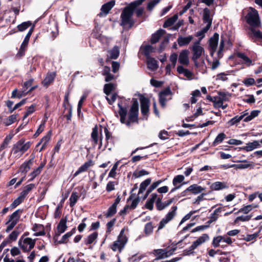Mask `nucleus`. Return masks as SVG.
Returning a JSON list of instances; mask_svg holds the SVG:
<instances>
[{"label": "nucleus", "mask_w": 262, "mask_h": 262, "mask_svg": "<svg viewBox=\"0 0 262 262\" xmlns=\"http://www.w3.org/2000/svg\"><path fill=\"white\" fill-rule=\"evenodd\" d=\"M133 12L134 8L130 6L125 7L122 11L120 25L124 29L128 30L134 25V21L132 18Z\"/></svg>", "instance_id": "f257e3e1"}, {"label": "nucleus", "mask_w": 262, "mask_h": 262, "mask_svg": "<svg viewBox=\"0 0 262 262\" xmlns=\"http://www.w3.org/2000/svg\"><path fill=\"white\" fill-rule=\"evenodd\" d=\"M138 102L137 100L134 99L133 103L129 110L128 120L126 121V120L125 121V124L127 126H129L131 123L137 122L138 120Z\"/></svg>", "instance_id": "f03ea898"}, {"label": "nucleus", "mask_w": 262, "mask_h": 262, "mask_svg": "<svg viewBox=\"0 0 262 262\" xmlns=\"http://www.w3.org/2000/svg\"><path fill=\"white\" fill-rule=\"evenodd\" d=\"M30 146L29 142L25 143L24 141L20 140L14 145L12 152L15 157L19 158L30 148Z\"/></svg>", "instance_id": "7ed1b4c3"}, {"label": "nucleus", "mask_w": 262, "mask_h": 262, "mask_svg": "<svg viewBox=\"0 0 262 262\" xmlns=\"http://www.w3.org/2000/svg\"><path fill=\"white\" fill-rule=\"evenodd\" d=\"M247 22L250 27H259L260 21L257 10L253 8H250L247 15Z\"/></svg>", "instance_id": "20e7f679"}, {"label": "nucleus", "mask_w": 262, "mask_h": 262, "mask_svg": "<svg viewBox=\"0 0 262 262\" xmlns=\"http://www.w3.org/2000/svg\"><path fill=\"white\" fill-rule=\"evenodd\" d=\"M22 213L23 210L19 209L9 216L8 220L6 223V224L7 225V228L6 229V232L7 233L9 232L17 224Z\"/></svg>", "instance_id": "39448f33"}, {"label": "nucleus", "mask_w": 262, "mask_h": 262, "mask_svg": "<svg viewBox=\"0 0 262 262\" xmlns=\"http://www.w3.org/2000/svg\"><path fill=\"white\" fill-rule=\"evenodd\" d=\"M125 229H121L119 235L118 236L117 240L115 241L111 246V249L114 251H121L124 248L125 245L127 242V238L124 234Z\"/></svg>", "instance_id": "423d86ee"}, {"label": "nucleus", "mask_w": 262, "mask_h": 262, "mask_svg": "<svg viewBox=\"0 0 262 262\" xmlns=\"http://www.w3.org/2000/svg\"><path fill=\"white\" fill-rule=\"evenodd\" d=\"M36 239H32L30 237L23 239L22 237L19 239L18 245L24 252L30 251L35 246Z\"/></svg>", "instance_id": "0eeeda50"}, {"label": "nucleus", "mask_w": 262, "mask_h": 262, "mask_svg": "<svg viewBox=\"0 0 262 262\" xmlns=\"http://www.w3.org/2000/svg\"><path fill=\"white\" fill-rule=\"evenodd\" d=\"M177 210V206H173L171 207L169 212H168L165 216L162 219L159 224L158 230L162 229L165 225L171 221L176 215V211Z\"/></svg>", "instance_id": "6e6552de"}, {"label": "nucleus", "mask_w": 262, "mask_h": 262, "mask_svg": "<svg viewBox=\"0 0 262 262\" xmlns=\"http://www.w3.org/2000/svg\"><path fill=\"white\" fill-rule=\"evenodd\" d=\"M192 60L199 59L204 52V48L200 46V40L195 41L191 47Z\"/></svg>", "instance_id": "1a4fd4ad"}, {"label": "nucleus", "mask_w": 262, "mask_h": 262, "mask_svg": "<svg viewBox=\"0 0 262 262\" xmlns=\"http://www.w3.org/2000/svg\"><path fill=\"white\" fill-rule=\"evenodd\" d=\"M175 249H172L170 250L167 249H155L153 251L154 254L157 257L155 260L164 259L171 256L174 252Z\"/></svg>", "instance_id": "9d476101"}, {"label": "nucleus", "mask_w": 262, "mask_h": 262, "mask_svg": "<svg viewBox=\"0 0 262 262\" xmlns=\"http://www.w3.org/2000/svg\"><path fill=\"white\" fill-rule=\"evenodd\" d=\"M171 92L170 89L168 88L159 93V102L162 107H164L166 102L171 99L170 95Z\"/></svg>", "instance_id": "9b49d317"}, {"label": "nucleus", "mask_w": 262, "mask_h": 262, "mask_svg": "<svg viewBox=\"0 0 262 262\" xmlns=\"http://www.w3.org/2000/svg\"><path fill=\"white\" fill-rule=\"evenodd\" d=\"M219 40V34L217 33H215L213 36L209 40V49L211 56H213L214 52L216 50Z\"/></svg>", "instance_id": "f8f14e48"}, {"label": "nucleus", "mask_w": 262, "mask_h": 262, "mask_svg": "<svg viewBox=\"0 0 262 262\" xmlns=\"http://www.w3.org/2000/svg\"><path fill=\"white\" fill-rule=\"evenodd\" d=\"M67 218L66 217L64 219L60 220L59 224L57 227V232L54 237L55 241H57L58 237L62 233H63L67 229Z\"/></svg>", "instance_id": "ddd939ff"}, {"label": "nucleus", "mask_w": 262, "mask_h": 262, "mask_svg": "<svg viewBox=\"0 0 262 262\" xmlns=\"http://www.w3.org/2000/svg\"><path fill=\"white\" fill-rule=\"evenodd\" d=\"M140 100L141 103V113L144 116H147L149 112V101L148 98L143 96H140Z\"/></svg>", "instance_id": "4468645a"}, {"label": "nucleus", "mask_w": 262, "mask_h": 262, "mask_svg": "<svg viewBox=\"0 0 262 262\" xmlns=\"http://www.w3.org/2000/svg\"><path fill=\"white\" fill-rule=\"evenodd\" d=\"M32 31V29H30L27 34L26 36H25V38L23 42H22L19 50L17 53V55H18L19 56H23L25 54V50L28 46Z\"/></svg>", "instance_id": "2eb2a0df"}, {"label": "nucleus", "mask_w": 262, "mask_h": 262, "mask_svg": "<svg viewBox=\"0 0 262 262\" xmlns=\"http://www.w3.org/2000/svg\"><path fill=\"white\" fill-rule=\"evenodd\" d=\"M189 51L183 50L179 54L178 61L181 64L187 66L189 63Z\"/></svg>", "instance_id": "dca6fc26"}, {"label": "nucleus", "mask_w": 262, "mask_h": 262, "mask_svg": "<svg viewBox=\"0 0 262 262\" xmlns=\"http://www.w3.org/2000/svg\"><path fill=\"white\" fill-rule=\"evenodd\" d=\"M228 95H229L225 93L219 92L218 95L215 96L214 107L220 108V106H222V103H223L224 101L228 100Z\"/></svg>", "instance_id": "f3484780"}, {"label": "nucleus", "mask_w": 262, "mask_h": 262, "mask_svg": "<svg viewBox=\"0 0 262 262\" xmlns=\"http://www.w3.org/2000/svg\"><path fill=\"white\" fill-rule=\"evenodd\" d=\"M209 239V236L207 234H203L201 236L199 237L189 247L190 250H193L199 246L204 243Z\"/></svg>", "instance_id": "a211bd4d"}, {"label": "nucleus", "mask_w": 262, "mask_h": 262, "mask_svg": "<svg viewBox=\"0 0 262 262\" xmlns=\"http://www.w3.org/2000/svg\"><path fill=\"white\" fill-rule=\"evenodd\" d=\"M255 27H250L249 29L248 35L252 39H262V32L256 30Z\"/></svg>", "instance_id": "6ab92c4d"}, {"label": "nucleus", "mask_w": 262, "mask_h": 262, "mask_svg": "<svg viewBox=\"0 0 262 262\" xmlns=\"http://www.w3.org/2000/svg\"><path fill=\"white\" fill-rule=\"evenodd\" d=\"M161 198H158L156 202V205L158 210H162L166 207L170 205L174 201V199L172 198L164 202H161Z\"/></svg>", "instance_id": "aec40b11"}, {"label": "nucleus", "mask_w": 262, "mask_h": 262, "mask_svg": "<svg viewBox=\"0 0 262 262\" xmlns=\"http://www.w3.org/2000/svg\"><path fill=\"white\" fill-rule=\"evenodd\" d=\"M115 5V1H110L103 5H102L101 11V12L99 14L100 16H103L106 15L112 9V8Z\"/></svg>", "instance_id": "412c9836"}, {"label": "nucleus", "mask_w": 262, "mask_h": 262, "mask_svg": "<svg viewBox=\"0 0 262 262\" xmlns=\"http://www.w3.org/2000/svg\"><path fill=\"white\" fill-rule=\"evenodd\" d=\"M203 20L204 23L212 25V15L211 14L210 10L208 8H205L203 10Z\"/></svg>", "instance_id": "4be33fe9"}, {"label": "nucleus", "mask_w": 262, "mask_h": 262, "mask_svg": "<svg viewBox=\"0 0 262 262\" xmlns=\"http://www.w3.org/2000/svg\"><path fill=\"white\" fill-rule=\"evenodd\" d=\"M228 188L227 183L224 182H215L210 185V189L213 190L218 191Z\"/></svg>", "instance_id": "5701e85b"}, {"label": "nucleus", "mask_w": 262, "mask_h": 262, "mask_svg": "<svg viewBox=\"0 0 262 262\" xmlns=\"http://www.w3.org/2000/svg\"><path fill=\"white\" fill-rule=\"evenodd\" d=\"M248 115V112L247 111L243 112L242 115L240 116H236L228 122V124L230 126H233L238 123H239L242 119L244 120L245 116Z\"/></svg>", "instance_id": "b1692460"}, {"label": "nucleus", "mask_w": 262, "mask_h": 262, "mask_svg": "<svg viewBox=\"0 0 262 262\" xmlns=\"http://www.w3.org/2000/svg\"><path fill=\"white\" fill-rule=\"evenodd\" d=\"M177 72L180 74H184L189 80L193 79V74L187 69L184 68L182 66H178L177 67Z\"/></svg>", "instance_id": "393cba45"}, {"label": "nucleus", "mask_w": 262, "mask_h": 262, "mask_svg": "<svg viewBox=\"0 0 262 262\" xmlns=\"http://www.w3.org/2000/svg\"><path fill=\"white\" fill-rule=\"evenodd\" d=\"M193 39V36L189 35L187 37L180 36L177 39V42L179 46L183 47L188 45Z\"/></svg>", "instance_id": "a878e982"}, {"label": "nucleus", "mask_w": 262, "mask_h": 262, "mask_svg": "<svg viewBox=\"0 0 262 262\" xmlns=\"http://www.w3.org/2000/svg\"><path fill=\"white\" fill-rule=\"evenodd\" d=\"M204 190V188L198 185L197 184H193L188 187L183 193H184L187 191L191 192L193 194H198L201 192L202 191Z\"/></svg>", "instance_id": "bb28decb"}, {"label": "nucleus", "mask_w": 262, "mask_h": 262, "mask_svg": "<svg viewBox=\"0 0 262 262\" xmlns=\"http://www.w3.org/2000/svg\"><path fill=\"white\" fill-rule=\"evenodd\" d=\"M34 158L30 159L29 161L24 162L19 168V171L21 173H27L31 168L33 163Z\"/></svg>", "instance_id": "cd10ccee"}, {"label": "nucleus", "mask_w": 262, "mask_h": 262, "mask_svg": "<svg viewBox=\"0 0 262 262\" xmlns=\"http://www.w3.org/2000/svg\"><path fill=\"white\" fill-rule=\"evenodd\" d=\"M146 58L148 68L151 71L156 70L158 68V61L155 58L151 57H148Z\"/></svg>", "instance_id": "c85d7f7f"}, {"label": "nucleus", "mask_w": 262, "mask_h": 262, "mask_svg": "<svg viewBox=\"0 0 262 262\" xmlns=\"http://www.w3.org/2000/svg\"><path fill=\"white\" fill-rule=\"evenodd\" d=\"M110 72L111 70L109 67L106 66L104 67L102 75L105 76V81L107 82L115 79V76Z\"/></svg>", "instance_id": "c756f323"}, {"label": "nucleus", "mask_w": 262, "mask_h": 262, "mask_svg": "<svg viewBox=\"0 0 262 262\" xmlns=\"http://www.w3.org/2000/svg\"><path fill=\"white\" fill-rule=\"evenodd\" d=\"M158 198L156 193H152L149 200L147 201L145 204V207L149 210H152L154 208V203L156 200L157 201Z\"/></svg>", "instance_id": "7c9ffc66"}, {"label": "nucleus", "mask_w": 262, "mask_h": 262, "mask_svg": "<svg viewBox=\"0 0 262 262\" xmlns=\"http://www.w3.org/2000/svg\"><path fill=\"white\" fill-rule=\"evenodd\" d=\"M92 165V161H89L85 163H84L82 165H81L78 169L75 172L74 174V177H75L79 174L80 173L85 171L88 170V169Z\"/></svg>", "instance_id": "2f4dec72"}, {"label": "nucleus", "mask_w": 262, "mask_h": 262, "mask_svg": "<svg viewBox=\"0 0 262 262\" xmlns=\"http://www.w3.org/2000/svg\"><path fill=\"white\" fill-rule=\"evenodd\" d=\"M165 31L162 29L158 30L155 34L152 35L151 38V43H156L157 42L162 35L165 33Z\"/></svg>", "instance_id": "473e14b6"}, {"label": "nucleus", "mask_w": 262, "mask_h": 262, "mask_svg": "<svg viewBox=\"0 0 262 262\" xmlns=\"http://www.w3.org/2000/svg\"><path fill=\"white\" fill-rule=\"evenodd\" d=\"M51 131L50 130L48 132L47 134L42 138V139L40 141V143H42V145H41V147L40 148V151L45 149L46 148L48 143H49L51 139Z\"/></svg>", "instance_id": "72a5a7b5"}, {"label": "nucleus", "mask_w": 262, "mask_h": 262, "mask_svg": "<svg viewBox=\"0 0 262 262\" xmlns=\"http://www.w3.org/2000/svg\"><path fill=\"white\" fill-rule=\"evenodd\" d=\"M224 209L222 207H219L216 209L213 213L211 214L210 220L208 221V223H211L213 222H215L217 220L219 216V213H221Z\"/></svg>", "instance_id": "f704fd0d"}, {"label": "nucleus", "mask_w": 262, "mask_h": 262, "mask_svg": "<svg viewBox=\"0 0 262 262\" xmlns=\"http://www.w3.org/2000/svg\"><path fill=\"white\" fill-rule=\"evenodd\" d=\"M76 232V229L75 228H74L72 229V230L70 232H67V233H66L64 235H63L61 239L57 241H56V242L57 243V244H62V243H67V240L68 239L71 237L73 234H74Z\"/></svg>", "instance_id": "c9c22d12"}, {"label": "nucleus", "mask_w": 262, "mask_h": 262, "mask_svg": "<svg viewBox=\"0 0 262 262\" xmlns=\"http://www.w3.org/2000/svg\"><path fill=\"white\" fill-rule=\"evenodd\" d=\"M34 187L35 185L33 184H30L27 185L24 187L19 196L24 199L29 193V192H30Z\"/></svg>", "instance_id": "e433bc0d"}, {"label": "nucleus", "mask_w": 262, "mask_h": 262, "mask_svg": "<svg viewBox=\"0 0 262 262\" xmlns=\"http://www.w3.org/2000/svg\"><path fill=\"white\" fill-rule=\"evenodd\" d=\"M259 146V143L258 141H254L252 142H250L246 144V145L243 147V149L247 151H251Z\"/></svg>", "instance_id": "4c0bfd02"}, {"label": "nucleus", "mask_w": 262, "mask_h": 262, "mask_svg": "<svg viewBox=\"0 0 262 262\" xmlns=\"http://www.w3.org/2000/svg\"><path fill=\"white\" fill-rule=\"evenodd\" d=\"M119 107V114L120 116V122L122 123H125L126 120V116L127 114V110L126 108L122 107L120 104H118Z\"/></svg>", "instance_id": "58836bf2"}, {"label": "nucleus", "mask_w": 262, "mask_h": 262, "mask_svg": "<svg viewBox=\"0 0 262 262\" xmlns=\"http://www.w3.org/2000/svg\"><path fill=\"white\" fill-rule=\"evenodd\" d=\"M116 86V84L112 83L105 84L103 89L104 93L107 96H109L111 93L115 90Z\"/></svg>", "instance_id": "ea45409f"}, {"label": "nucleus", "mask_w": 262, "mask_h": 262, "mask_svg": "<svg viewBox=\"0 0 262 262\" xmlns=\"http://www.w3.org/2000/svg\"><path fill=\"white\" fill-rule=\"evenodd\" d=\"M178 15L177 14H174L173 16L167 19L163 25L164 28H167L172 26L178 19Z\"/></svg>", "instance_id": "a19ab883"}, {"label": "nucleus", "mask_w": 262, "mask_h": 262, "mask_svg": "<svg viewBox=\"0 0 262 262\" xmlns=\"http://www.w3.org/2000/svg\"><path fill=\"white\" fill-rule=\"evenodd\" d=\"M119 55V50L116 46L108 52V57L112 59H116Z\"/></svg>", "instance_id": "79ce46f5"}, {"label": "nucleus", "mask_w": 262, "mask_h": 262, "mask_svg": "<svg viewBox=\"0 0 262 262\" xmlns=\"http://www.w3.org/2000/svg\"><path fill=\"white\" fill-rule=\"evenodd\" d=\"M55 77V74L54 73L48 74L42 81V84L44 85L48 86L53 81Z\"/></svg>", "instance_id": "37998d69"}, {"label": "nucleus", "mask_w": 262, "mask_h": 262, "mask_svg": "<svg viewBox=\"0 0 262 262\" xmlns=\"http://www.w3.org/2000/svg\"><path fill=\"white\" fill-rule=\"evenodd\" d=\"M98 237V233L96 232H93L90 234L86 238L84 239L85 245H90Z\"/></svg>", "instance_id": "c03bdc74"}, {"label": "nucleus", "mask_w": 262, "mask_h": 262, "mask_svg": "<svg viewBox=\"0 0 262 262\" xmlns=\"http://www.w3.org/2000/svg\"><path fill=\"white\" fill-rule=\"evenodd\" d=\"M259 113L260 112L257 110L251 111L250 114L248 113V115L244 118V122H247L252 120L253 118L257 117Z\"/></svg>", "instance_id": "a18cd8bd"}, {"label": "nucleus", "mask_w": 262, "mask_h": 262, "mask_svg": "<svg viewBox=\"0 0 262 262\" xmlns=\"http://www.w3.org/2000/svg\"><path fill=\"white\" fill-rule=\"evenodd\" d=\"M98 127L97 126H95L93 128L92 133L91 134V138L92 139L93 141L94 142V145L95 146L98 144Z\"/></svg>", "instance_id": "49530a36"}, {"label": "nucleus", "mask_w": 262, "mask_h": 262, "mask_svg": "<svg viewBox=\"0 0 262 262\" xmlns=\"http://www.w3.org/2000/svg\"><path fill=\"white\" fill-rule=\"evenodd\" d=\"M155 51V48L150 45L145 46L143 48V53L146 57H150V54Z\"/></svg>", "instance_id": "de8ad7c7"}, {"label": "nucleus", "mask_w": 262, "mask_h": 262, "mask_svg": "<svg viewBox=\"0 0 262 262\" xmlns=\"http://www.w3.org/2000/svg\"><path fill=\"white\" fill-rule=\"evenodd\" d=\"M237 56L243 60L244 63L247 66H249L252 64V60L245 55L244 53L238 52L236 54Z\"/></svg>", "instance_id": "09e8293b"}, {"label": "nucleus", "mask_w": 262, "mask_h": 262, "mask_svg": "<svg viewBox=\"0 0 262 262\" xmlns=\"http://www.w3.org/2000/svg\"><path fill=\"white\" fill-rule=\"evenodd\" d=\"M79 198V196L78 195L77 192L73 191L69 199L70 205L71 207H73L75 205Z\"/></svg>", "instance_id": "8fccbe9b"}, {"label": "nucleus", "mask_w": 262, "mask_h": 262, "mask_svg": "<svg viewBox=\"0 0 262 262\" xmlns=\"http://www.w3.org/2000/svg\"><path fill=\"white\" fill-rule=\"evenodd\" d=\"M151 179L148 178L142 182L140 186L139 194L142 193L146 188L147 186L150 183Z\"/></svg>", "instance_id": "3c124183"}, {"label": "nucleus", "mask_w": 262, "mask_h": 262, "mask_svg": "<svg viewBox=\"0 0 262 262\" xmlns=\"http://www.w3.org/2000/svg\"><path fill=\"white\" fill-rule=\"evenodd\" d=\"M20 232L21 231H19L18 228H16L9 234L8 239L11 241H15Z\"/></svg>", "instance_id": "603ef678"}, {"label": "nucleus", "mask_w": 262, "mask_h": 262, "mask_svg": "<svg viewBox=\"0 0 262 262\" xmlns=\"http://www.w3.org/2000/svg\"><path fill=\"white\" fill-rule=\"evenodd\" d=\"M232 166L235 169H243L248 168H253L254 166L252 164L250 163H244V164H232Z\"/></svg>", "instance_id": "864d4df0"}, {"label": "nucleus", "mask_w": 262, "mask_h": 262, "mask_svg": "<svg viewBox=\"0 0 262 262\" xmlns=\"http://www.w3.org/2000/svg\"><path fill=\"white\" fill-rule=\"evenodd\" d=\"M224 45H225V41H224V38L223 37H222L221 41H220V43L219 48V50L217 52V57L219 59L223 57L222 52L224 50Z\"/></svg>", "instance_id": "5fc2aeb1"}, {"label": "nucleus", "mask_w": 262, "mask_h": 262, "mask_svg": "<svg viewBox=\"0 0 262 262\" xmlns=\"http://www.w3.org/2000/svg\"><path fill=\"white\" fill-rule=\"evenodd\" d=\"M191 97L190 98V102L192 104L195 103L197 101L196 97L201 96L200 91L198 90H196L193 91L191 93Z\"/></svg>", "instance_id": "6e6d98bb"}, {"label": "nucleus", "mask_w": 262, "mask_h": 262, "mask_svg": "<svg viewBox=\"0 0 262 262\" xmlns=\"http://www.w3.org/2000/svg\"><path fill=\"white\" fill-rule=\"evenodd\" d=\"M184 177L183 175H178L176 176L172 181V184L174 186H178V184L182 182L184 180Z\"/></svg>", "instance_id": "4d7b16f0"}, {"label": "nucleus", "mask_w": 262, "mask_h": 262, "mask_svg": "<svg viewBox=\"0 0 262 262\" xmlns=\"http://www.w3.org/2000/svg\"><path fill=\"white\" fill-rule=\"evenodd\" d=\"M41 171L40 169L38 168L34 169L31 173H30L29 176L30 178L29 179V182L32 181L37 176H38L40 173Z\"/></svg>", "instance_id": "13d9d810"}, {"label": "nucleus", "mask_w": 262, "mask_h": 262, "mask_svg": "<svg viewBox=\"0 0 262 262\" xmlns=\"http://www.w3.org/2000/svg\"><path fill=\"white\" fill-rule=\"evenodd\" d=\"M226 137V135L223 133H220L219 134L217 137H216V138L215 139L214 142H213V145H215L219 143H221L223 140Z\"/></svg>", "instance_id": "bf43d9fd"}, {"label": "nucleus", "mask_w": 262, "mask_h": 262, "mask_svg": "<svg viewBox=\"0 0 262 262\" xmlns=\"http://www.w3.org/2000/svg\"><path fill=\"white\" fill-rule=\"evenodd\" d=\"M153 231V226L152 223L149 222L147 223L144 228V232L145 233L148 235L152 233Z\"/></svg>", "instance_id": "052dcab7"}, {"label": "nucleus", "mask_w": 262, "mask_h": 262, "mask_svg": "<svg viewBox=\"0 0 262 262\" xmlns=\"http://www.w3.org/2000/svg\"><path fill=\"white\" fill-rule=\"evenodd\" d=\"M116 207L115 205H112L108 209L105 215L107 217L113 216L116 213Z\"/></svg>", "instance_id": "680f3d73"}, {"label": "nucleus", "mask_w": 262, "mask_h": 262, "mask_svg": "<svg viewBox=\"0 0 262 262\" xmlns=\"http://www.w3.org/2000/svg\"><path fill=\"white\" fill-rule=\"evenodd\" d=\"M223 237L222 236H218L213 238L212 245L214 247H217L220 246V243H222Z\"/></svg>", "instance_id": "e2e57ef3"}, {"label": "nucleus", "mask_w": 262, "mask_h": 262, "mask_svg": "<svg viewBox=\"0 0 262 262\" xmlns=\"http://www.w3.org/2000/svg\"><path fill=\"white\" fill-rule=\"evenodd\" d=\"M31 25V23L29 21L24 22L22 24L19 25L17 26L18 29L20 31H23L29 27Z\"/></svg>", "instance_id": "0e129e2a"}, {"label": "nucleus", "mask_w": 262, "mask_h": 262, "mask_svg": "<svg viewBox=\"0 0 262 262\" xmlns=\"http://www.w3.org/2000/svg\"><path fill=\"white\" fill-rule=\"evenodd\" d=\"M169 42V39L167 38H165L162 42L161 43L160 46L158 49V52L159 53L162 52L165 49L166 46Z\"/></svg>", "instance_id": "69168bd1"}, {"label": "nucleus", "mask_w": 262, "mask_h": 262, "mask_svg": "<svg viewBox=\"0 0 262 262\" xmlns=\"http://www.w3.org/2000/svg\"><path fill=\"white\" fill-rule=\"evenodd\" d=\"M16 120V116L12 115L9 117V118L4 122L6 126L11 125Z\"/></svg>", "instance_id": "338daca9"}, {"label": "nucleus", "mask_w": 262, "mask_h": 262, "mask_svg": "<svg viewBox=\"0 0 262 262\" xmlns=\"http://www.w3.org/2000/svg\"><path fill=\"white\" fill-rule=\"evenodd\" d=\"M178 60V55L176 53H173L171 54L169 57V60L171 62V66L175 67L177 63V61Z\"/></svg>", "instance_id": "774afa93"}]
</instances>
